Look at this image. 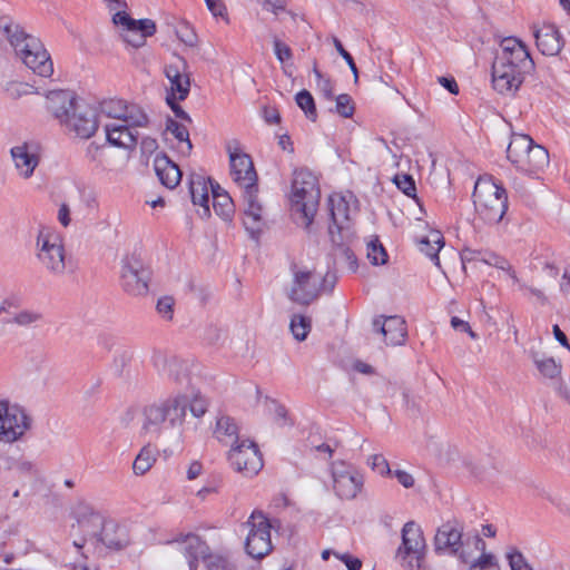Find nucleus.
<instances>
[{"mask_svg": "<svg viewBox=\"0 0 570 570\" xmlns=\"http://www.w3.org/2000/svg\"><path fill=\"white\" fill-rule=\"evenodd\" d=\"M533 67L534 62L525 45L514 37L504 38L492 63L494 90L502 95H513Z\"/></svg>", "mask_w": 570, "mask_h": 570, "instance_id": "1", "label": "nucleus"}, {"mask_svg": "<svg viewBox=\"0 0 570 570\" xmlns=\"http://www.w3.org/2000/svg\"><path fill=\"white\" fill-rule=\"evenodd\" d=\"M0 36L6 37L16 56L35 73L50 77L53 63L41 41L24 31L10 17L0 18Z\"/></svg>", "mask_w": 570, "mask_h": 570, "instance_id": "2", "label": "nucleus"}, {"mask_svg": "<svg viewBox=\"0 0 570 570\" xmlns=\"http://www.w3.org/2000/svg\"><path fill=\"white\" fill-rule=\"evenodd\" d=\"M188 396L181 393L169 395L146 405L141 413V431L159 436L163 431L180 426L186 417Z\"/></svg>", "mask_w": 570, "mask_h": 570, "instance_id": "3", "label": "nucleus"}, {"mask_svg": "<svg viewBox=\"0 0 570 570\" xmlns=\"http://www.w3.org/2000/svg\"><path fill=\"white\" fill-rule=\"evenodd\" d=\"M463 524L449 520L441 524L434 535L433 546L438 554L455 557L461 563L472 560L473 553L485 550L487 543L478 533H463Z\"/></svg>", "mask_w": 570, "mask_h": 570, "instance_id": "4", "label": "nucleus"}, {"mask_svg": "<svg viewBox=\"0 0 570 570\" xmlns=\"http://www.w3.org/2000/svg\"><path fill=\"white\" fill-rule=\"evenodd\" d=\"M321 199L317 177L307 168L293 173L291 206L296 220L308 229L314 220Z\"/></svg>", "mask_w": 570, "mask_h": 570, "instance_id": "5", "label": "nucleus"}, {"mask_svg": "<svg viewBox=\"0 0 570 570\" xmlns=\"http://www.w3.org/2000/svg\"><path fill=\"white\" fill-rule=\"evenodd\" d=\"M473 204L481 219L498 224L508 209L505 189L492 178H479L474 185Z\"/></svg>", "mask_w": 570, "mask_h": 570, "instance_id": "6", "label": "nucleus"}, {"mask_svg": "<svg viewBox=\"0 0 570 570\" xmlns=\"http://www.w3.org/2000/svg\"><path fill=\"white\" fill-rule=\"evenodd\" d=\"M507 157L518 170L527 175H537L549 165L548 150L535 145L528 135L523 134L512 135L507 148Z\"/></svg>", "mask_w": 570, "mask_h": 570, "instance_id": "7", "label": "nucleus"}, {"mask_svg": "<svg viewBox=\"0 0 570 570\" xmlns=\"http://www.w3.org/2000/svg\"><path fill=\"white\" fill-rule=\"evenodd\" d=\"M28 411L8 400H0V443L12 444L21 440L32 426Z\"/></svg>", "mask_w": 570, "mask_h": 570, "instance_id": "8", "label": "nucleus"}, {"mask_svg": "<svg viewBox=\"0 0 570 570\" xmlns=\"http://www.w3.org/2000/svg\"><path fill=\"white\" fill-rule=\"evenodd\" d=\"M247 529L245 550L254 559H262L272 549L271 529L268 518L262 511H253L248 520L243 524Z\"/></svg>", "mask_w": 570, "mask_h": 570, "instance_id": "9", "label": "nucleus"}, {"mask_svg": "<svg viewBox=\"0 0 570 570\" xmlns=\"http://www.w3.org/2000/svg\"><path fill=\"white\" fill-rule=\"evenodd\" d=\"M425 539L421 527L409 521L402 529V544L399 547L396 558L409 570L420 569L425 556Z\"/></svg>", "mask_w": 570, "mask_h": 570, "instance_id": "10", "label": "nucleus"}, {"mask_svg": "<svg viewBox=\"0 0 570 570\" xmlns=\"http://www.w3.org/2000/svg\"><path fill=\"white\" fill-rule=\"evenodd\" d=\"M227 460L234 471L246 478H253L263 469V456L257 444L243 439L239 444L229 449Z\"/></svg>", "mask_w": 570, "mask_h": 570, "instance_id": "11", "label": "nucleus"}, {"mask_svg": "<svg viewBox=\"0 0 570 570\" xmlns=\"http://www.w3.org/2000/svg\"><path fill=\"white\" fill-rule=\"evenodd\" d=\"M150 271L136 256H127L121 262L120 284L122 289L132 296L148 293Z\"/></svg>", "mask_w": 570, "mask_h": 570, "instance_id": "12", "label": "nucleus"}, {"mask_svg": "<svg viewBox=\"0 0 570 570\" xmlns=\"http://www.w3.org/2000/svg\"><path fill=\"white\" fill-rule=\"evenodd\" d=\"M226 149L234 183L242 190L257 187V174L250 156L239 149L236 140L228 142Z\"/></svg>", "mask_w": 570, "mask_h": 570, "instance_id": "13", "label": "nucleus"}, {"mask_svg": "<svg viewBox=\"0 0 570 570\" xmlns=\"http://www.w3.org/2000/svg\"><path fill=\"white\" fill-rule=\"evenodd\" d=\"M38 259L53 275L66 271L65 248L59 237L52 233L40 232L37 237Z\"/></svg>", "mask_w": 570, "mask_h": 570, "instance_id": "14", "label": "nucleus"}, {"mask_svg": "<svg viewBox=\"0 0 570 570\" xmlns=\"http://www.w3.org/2000/svg\"><path fill=\"white\" fill-rule=\"evenodd\" d=\"M333 490L343 500H353L363 488V476L344 461H335L331 466Z\"/></svg>", "mask_w": 570, "mask_h": 570, "instance_id": "15", "label": "nucleus"}, {"mask_svg": "<svg viewBox=\"0 0 570 570\" xmlns=\"http://www.w3.org/2000/svg\"><path fill=\"white\" fill-rule=\"evenodd\" d=\"M112 22L122 28V39L134 48H140L146 43V38L156 31V24L150 19L135 20L125 11H118L112 17Z\"/></svg>", "mask_w": 570, "mask_h": 570, "instance_id": "16", "label": "nucleus"}, {"mask_svg": "<svg viewBox=\"0 0 570 570\" xmlns=\"http://www.w3.org/2000/svg\"><path fill=\"white\" fill-rule=\"evenodd\" d=\"M10 156L18 176L29 179L40 164L41 146L35 140L23 141L10 149Z\"/></svg>", "mask_w": 570, "mask_h": 570, "instance_id": "17", "label": "nucleus"}, {"mask_svg": "<svg viewBox=\"0 0 570 570\" xmlns=\"http://www.w3.org/2000/svg\"><path fill=\"white\" fill-rule=\"evenodd\" d=\"M151 362L158 373L167 380L177 384H184L189 381L190 361L155 351Z\"/></svg>", "mask_w": 570, "mask_h": 570, "instance_id": "18", "label": "nucleus"}, {"mask_svg": "<svg viewBox=\"0 0 570 570\" xmlns=\"http://www.w3.org/2000/svg\"><path fill=\"white\" fill-rule=\"evenodd\" d=\"M98 124L97 110L81 100L62 126L77 137L88 139L97 131Z\"/></svg>", "mask_w": 570, "mask_h": 570, "instance_id": "19", "label": "nucleus"}, {"mask_svg": "<svg viewBox=\"0 0 570 570\" xmlns=\"http://www.w3.org/2000/svg\"><path fill=\"white\" fill-rule=\"evenodd\" d=\"M99 115L136 126H146L148 118L142 109L136 105H127L120 99L104 100L99 105Z\"/></svg>", "mask_w": 570, "mask_h": 570, "instance_id": "20", "label": "nucleus"}, {"mask_svg": "<svg viewBox=\"0 0 570 570\" xmlns=\"http://www.w3.org/2000/svg\"><path fill=\"white\" fill-rule=\"evenodd\" d=\"M321 292V274L311 271H298L294 274V285L291 291V299L303 305H308L316 299Z\"/></svg>", "mask_w": 570, "mask_h": 570, "instance_id": "21", "label": "nucleus"}, {"mask_svg": "<svg viewBox=\"0 0 570 570\" xmlns=\"http://www.w3.org/2000/svg\"><path fill=\"white\" fill-rule=\"evenodd\" d=\"M257 191V187L243 190V223L252 238H257L265 225L264 208L258 200Z\"/></svg>", "mask_w": 570, "mask_h": 570, "instance_id": "22", "label": "nucleus"}, {"mask_svg": "<svg viewBox=\"0 0 570 570\" xmlns=\"http://www.w3.org/2000/svg\"><path fill=\"white\" fill-rule=\"evenodd\" d=\"M373 330L382 336L386 345L397 346L405 343L406 323L401 316H377L373 320Z\"/></svg>", "mask_w": 570, "mask_h": 570, "instance_id": "23", "label": "nucleus"}, {"mask_svg": "<svg viewBox=\"0 0 570 570\" xmlns=\"http://www.w3.org/2000/svg\"><path fill=\"white\" fill-rule=\"evenodd\" d=\"M165 75L170 83V92L167 96L185 100L190 90V75L186 60L177 58L165 67Z\"/></svg>", "mask_w": 570, "mask_h": 570, "instance_id": "24", "label": "nucleus"}, {"mask_svg": "<svg viewBox=\"0 0 570 570\" xmlns=\"http://www.w3.org/2000/svg\"><path fill=\"white\" fill-rule=\"evenodd\" d=\"M80 101L72 91L52 90L47 95V109L63 125Z\"/></svg>", "mask_w": 570, "mask_h": 570, "instance_id": "25", "label": "nucleus"}, {"mask_svg": "<svg viewBox=\"0 0 570 570\" xmlns=\"http://www.w3.org/2000/svg\"><path fill=\"white\" fill-rule=\"evenodd\" d=\"M138 126L126 122H114L105 126L107 141L125 149L134 148L138 140Z\"/></svg>", "mask_w": 570, "mask_h": 570, "instance_id": "26", "label": "nucleus"}, {"mask_svg": "<svg viewBox=\"0 0 570 570\" xmlns=\"http://www.w3.org/2000/svg\"><path fill=\"white\" fill-rule=\"evenodd\" d=\"M208 183H210V178L196 174L190 175L189 193L191 202L195 206L200 207L198 214L202 218H208L210 216Z\"/></svg>", "mask_w": 570, "mask_h": 570, "instance_id": "27", "label": "nucleus"}, {"mask_svg": "<svg viewBox=\"0 0 570 570\" xmlns=\"http://www.w3.org/2000/svg\"><path fill=\"white\" fill-rule=\"evenodd\" d=\"M538 49L546 56H556L560 52L563 40L558 28L553 24H544L534 30Z\"/></svg>", "mask_w": 570, "mask_h": 570, "instance_id": "28", "label": "nucleus"}, {"mask_svg": "<svg viewBox=\"0 0 570 570\" xmlns=\"http://www.w3.org/2000/svg\"><path fill=\"white\" fill-rule=\"evenodd\" d=\"M154 168L160 183L165 187L173 189L179 184L181 171L166 155H157L155 157Z\"/></svg>", "mask_w": 570, "mask_h": 570, "instance_id": "29", "label": "nucleus"}, {"mask_svg": "<svg viewBox=\"0 0 570 570\" xmlns=\"http://www.w3.org/2000/svg\"><path fill=\"white\" fill-rule=\"evenodd\" d=\"M464 259H474L488 264L490 266H494L499 269H502L509 274L513 283H519V277L517 276L514 269L511 264L504 257L498 255L497 253L489 250H471L465 249L463 252Z\"/></svg>", "mask_w": 570, "mask_h": 570, "instance_id": "30", "label": "nucleus"}, {"mask_svg": "<svg viewBox=\"0 0 570 570\" xmlns=\"http://www.w3.org/2000/svg\"><path fill=\"white\" fill-rule=\"evenodd\" d=\"M330 213L333 226L338 233L350 228L351 209L346 197L342 195H332L328 198Z\"/></svg>", "mask_w": 570, "mask_h": 570, "instance_id": "31", "label": "nucleus"}, {"mask_svg": "<svg viewBox=\"0 0 570 570\" xmlns=\"http://www.w3.org/2000/svg\"><path fill=\"white\" fill-rule=\"evenodd\" d=\"M214 436L224 445L236 446L243 440L239 438V428L236 421L227 415H222L216 421Z\"/></svg>", "mask_w": 570, "mask_h": 570, "instance_id": "32", "label": "nucleus"}, {"mask_svg": "<svg viewBox=\"0 0 570 570\" xmlns=\"http://www.w3.org/2000/svg\"><path fill=\"white\" fill-rule=\"evenodd\" d=\"M183 551L188 560L189 570H196L198 558H205L207 546L198 535L186 534L183 540Z\"/></svg>", "mask_w": 570, "mask_h": 570, "instance_id": "33", "label": "nucleus"}, {"mask_svg": "<svg viewBox=\"0 0 570 570\" xmlns=\"http://www.w3.org/2000/svg\"><path fill=\"white\" fill-rule=\"evenodd\" d=\"M417 244L420 250L430 257L435 266L440 268L441 263L439 258V252L444 245L442 234L439 230H431L430 234L425 237H422Z\"/></svg>", "mask_w": 570, "mask_h": 570, "instance_id": "34", "label": "nucleus"}, {"mask_svg": "<svg viewBox=\"0 0 570 570\" xmlns=\"http://www.w3.org/2000/svg\"><path fill=\"white\" fill-rule=\"evenodd\" d=\"M43 321V314L36 309H21L4 321L6 324H16L20 327L31 328Z\"/></svg>", "mask_w": 570, "mask_h": 570, "instance_id": "35", "label": "nucleus"}, {"mask_svg": "<svg viewBox=\"0 0 570 570\" xmlns=\"http://www.w3.org/2000/svg\"><path fill=\"white\" fill-rule=\"evenodd\" d=\"M166 130L169 131L179 144H181L179 151L183 155H189L193 149V144L189 139V131L186 126L176 120L168 119Z\"/></svg>", "mask_w": 570, "mask_h": 570, "instance_id": "36", "label": "nucleus"}, {"mask_svg": "<svg viewBox=\"0 0 570 570\" xmlns=\"http://www.w3.org/2000/svg\"><path fill=\"white\" fill-rule=\"evenodd\" d=\"M101 541L107 548L114 550H120L125 548L128 543L124 533H117V527L112 523L105 524L102 527L100 537L98 539Z\"/></svg>", "mask_w": 570, "mask_h": 570, "instance_id": "37", "label": "nucleus"}, {"mask_svg": "<svg viewBox=\"0 0 570 570\" xmlns=\"http://www.w3.org/2000/svg\"><path fill=\"white\" fill-rule=\"evenodd\" d=\"M480 554L475 557L473 553L472 560L468 562L469 564L466 570H501L500 564L495 556L491 552H487L485 550H479Z\"/></svg>", "mask_w": 570, "mask_h": 570, "instance_id": "38", "label": "nucleus"}, {"mask_svg": "<svg viewBox=\"0 0 570 570\" xmlns=\"http://www.w3.org/2000/svg\"><path fill=\"white\" fill-rule=\"evenodd\" d=\"M155 462V451L150 446H144L132 463V471L136 475H142L151 469Z\"/></svg>", "mask_w": 570, "mask_h": 570, "instance_id": "39", "label": "nucleus"}, {"mask_svg": "<svg viewBox=\"0 0 570 570\" xmlns=\"http://www.w3.org/2000/svg\"><path fill=\"white\" fill-rule=\"evenodd\" d=\"M533 362L538 371L546 377L554 379L561 373V364L553 357L535 354Z\"/></svg>", "mask_w": 570, "mask_h": 570, "instance_id": "40", "label": "nucleus"}, {"mask_svg": "<svg viewBox=\"0 0 570 570\" xmlns=\"http://www.w3.org/2000/svg\"><path fill=\"white\" fill-rule=\"evenodd\" d=\"M311 327L312 324L308 317L299 314L293 315L289 328L297 341H304L307 337Z\"/></svg>", "mask_w": 570, "mask_h": 570, "instance_id": "41", "label": "nucleus"}, {"mask_svg": "<svg viewBox=\"0 0 570 570\" xmlns=\"http://www.w3.org/2000/svg\"><path fill=\"white\" fill-rule=\"evenodd\" d=\"M297 106L304 111L306 117L313 121L316 120L317 114L315 101L311 92L306 89L298 91L295 96Z\"/></svg>", "mask_w": 570, "mask_h": 570, "instance_id": "42", "label": "nucleus"}, {"mask_svg": "<svg viewBox=\"0 0 570 570\" xmlns=\"http://www.w3.org/2000/svg\"><path fill=\"white\" fill-rule=\"evenodd\" d=\"M367 258L373 265H383L387 261V254L377 238L367 243Z\"/></svg>", "mask_w": 570, "mask_h": 570, "instance_id": "43", "label": "nucleus"}, {"mask_svg": "<svg viewBox=\"0 0 570 570\" xmlns=\"http://www.w3.org/2000/svg\"><path fill=\"white\" fill-rule=\"evenodd\" d=\"M215 213L224 219H229L234 209L233 200L227 193H223L218 198L213 199Z\"/></svg>", "mask_w": 570, "mask_h": 570, "instance_id": "44", "label": "nucleus"}, {"mask_svg": "<svg viewBox=\"0 0 570 570\" xmlns=\"http://www.w3.org/2000/svg\"><path fill=\"white\" fill-rule=\"evenodd\" d=\"M505 557L511 570H533L525 557L517 548H509Z\"/></svg>", "mask_w": 570, "mask_h": 570, "instance_id": "45", "label": "nucleus"}, {"mask_svg": "<svg viewBox=\"0 0 570 570\" xmlns=\"http://www.w3.org/2000/svg\"><path fill=\"white\" fill-rule=\"evenodd\" d=\"M335 100H336L335 111L340 116H342L344 118H350L353 116L355 108H354V104H353V100L350 95H347V94L338 95Z\"/></svg>", "mask_w": 570, "mask_h": 570, "instance_id": "46", "label": "nucleus"}, {"mask_svg": "<svg viewBox=\"0 0 570 570\" xmlns=\"http://www.w3.org/2000/svg\"><path fill=\"white\" fill-rule=\"evenodd\" d=\"M396 187L409 197H415L416 188L413 178L410 175H396L394 178Z\"/></svg>", "mask_w": 570, "mask_h": 570, "instance_id": "47", "label": "nucleus"}, {"mask_svg": "<svg viewBox=\"0 0 570 570\" xmlns=\"http://www.w3.org/2000/svg\"><path fill=\"white\" fill-rule=\"evenodd\" d=\"M367 463L371 469L380 475L392 474L387 460L382 454H373L368 458Z\"/></svg>", "mask_w": 570, "mask_h": 570, "instance_id": "48", "label": "nucleus"}, {"mask_svg": "<svg viewBox=\"0 0 570 570\" xmlns=\"http://www.w3.org/2000/svg\"><path fill=\"white\" fill-rule=\"evenodd\" d=\"M313 73L316 78V87L322 92L324 98L332 99L333 98V86L328 78L324 77L316 66L313 68Z\"/></svg>", "mask_w": 570, "mask_h": 570, "instance_id": "49", "label": "nucleus"}, {"mask_svg": "<svg viewBox=\"0 0 570 570\" xmlns=\"http://www.w3.org/2000/svg\"><path fill=\"white\" fill-rule=\"evenodd\" d=\"M187 406H189V410L195 417H200L206 413L208 402L204 396L196 394L191 400L188 399Z\"/></svg>", "mask_w": 570, "mask_h": 570, "instance_id": "50", "label": "nucleus"}, {"mask_svg": "<svg viewBox=\"0 0 570 570\" xmlns=\"http://www.w3.org/2000/svg\"><path fill=\"white\" fill-rule=\"evenodd\" d=\"M157 312L165 320H171L174 314V298L170 296L160 297L157 302Z\"/></svg>", "mask_w": 570, "mask_h": 570, "instance_id": "51", "label": "nucleus"}, {"mask_svg": "<svg viewBox=\"0 0 570 570\" xmlns=\"http://www.w3.org/2000/svg\"><path fill=\"white\" fill-rule=\"evenodd\" d=\"M267 409L269 412L274 415V421L279 424L284 425L286 422L287 411L286 409L278 404L276 401H267Z\"/></svg>", "mask_w": 570, "mask_h": 570, "instance_id": "52", "label": "nucleus"}, {"mask_svg": "<svg viewBox=\"0 0 570 570\" xmlns=\"http://www.w3.org/2000/svg\"><path fill=\"white\" fill-rule=\"evenodd\" d=\"M334 46L337 50V52L340 53V56L346 61V63L348 65L351 71L353 72L354 75V78H355V81L357 80L358 78V72H357V68H356V65L354 62V59L353 57L351 56V53L348 51H346L342 45V42L337 39V38H334Z\"/></svg>", "mask_w": 570, "mask_h": 570, "instance_id": "53", "label": "nucleus"}, {"mask_svg": "<svg viewBox=\"0 0 570 570\" xmlns=\"http://www.w3.org/2000/svg\"><path fill=\"white\" fill-rule=\"evenodd\" d=\"M274 52L281 62H285L292 58L291 48L278 39L274 40Z\"/></svg>", "mask_w": 570, "mask_h": 570, "instance_id": "54", "label": "nucleus"}, {"mask_svg": "<svg viewBox=\"0 0 570 570\" xmlns=\"http://www.w3.org/2000/svg\"><path fill=\"white\" fill-rule=\"evenodd\" d=\"M334 556L341 560L348 570H360L362 568V561L350 553L334 552Z\"/></svg>", "mask_w": 570, "mask_h": 570, "instance_id": "55", "label": "nucleus"}, {"mask_svg": "<svg viewBox=\"0 0 570 570\" xmlns=\"http://www.w3.org/2000/svg\"><path fill=\"white\" fill-rule=\"evenodd\" d=\"M178 98H173L170 96L166 97V101L175 116L184 121L191 122L190 116L176 102Z\"/></svg>", "mask_w": 570, "mask_h": 570, "instance_id": "56", "label": "nucleus"}, {"mask_svg": "<svg viewBox=\"0 0 570 570\" xmlns=\"http://www.w3.org/2000/svg\"><path fill=\"white\" fill-rule=\"evenodd\" d=\"M391 475L394 476L404 488L409 489L414 485V478L404 470H394Z\"/></svg>", "mask_w": 570, "mask_h": 570, "instance_id": "57", "label": "nucleus"}, {"mask_svg": "<svg viewBox=\"0 0 570 570\" xmlns=\"http://www.w3.org/2000/svg\"><path fill=\"white\" fill-rule=\"evenodd\" d=\"M517 284L519 285V287L521 289H525L530 295L534 296L541 304L547 303V296L544 295V293L541 289L532 287V286H528L524 283H521L520 281Z\"/></svg>", "mask_w": 570, "mask_h": 570, "instance_id": "58", "label": "nucleus"}, {"mask_svg": "<svg viewBox=\"0 0 570 570\" xmlns=\"http://www.w3.org/2000/svg\"><path fill=\"white\" fill-rule=\"evenodd\" d=\"M263 117L269 125L277 124L281 120V116L276 109L265 107L263 110Z\"/></svg>", "mask_w": 570, "mask_h": 570, "instance_id": "59", "label": "nucleus"}, {"mask_svg": "<svg viewBox=\"0 0 570 570\" xmlns=\"http://www.w3.org/2000/svg\"><path fill=\"white\" fill-rule=\"evenodd\" d=\"M439 82L451 94L456 95L459 92V87L454 78L439 77Z\"/></svg>", "mask_w": 570, "mask_h": 570, "instance_id": "60", "label": "nucleus"}, {"mask_svg": "<svg viewBox=\"0 0 570 570\" xmlns=\"http://www.w3.org/2000/svg\"><path fill=\"white\" fill-rule=\"evenodd\" d=\"M58 219L63 227L70 224V208L67 204H62L58 210Z\"/></svg>", "mask_w": 570, "mask_h": 570, "instance_id": "61", "label": "nucleus"}, {"mask_svg": "<svg viewBox=\"0 0 570 570\" xmlns=\"http://www.w3.org/2000/svg\"><path fill=\"white\" fill-rule=\"evenodd\" d=\"M285 0H265V8L277 14L279 11L285 9Z\"/></svg>", "mask_w": 570, "mask_h": 570, "instance_id": "62", "label": "nucleus"}, {"mask_svg": "<svg viewBox=\"0 0 570 570\" xmlns=\"http://www.w3.org/2000/svg\"><path fill=\"white\" fill-rule=\"evenodd\" d=\"M336 283V276L334 274L327 273L326 275H321V291H328L331 292L334 288V285Z\"/></svg>", "mask_w": 570, "mask_h": 570, "instance_id": "63", "label": "nucleus"}, {"mask_svg": "<svg viewBox=\"0 0 570 570\" xmlns=\"http://www.w3.org/2000/svg\"><path fill=\"white\" fill-rule=\"evenodd\" d=\"M205 1H206V4H207L209 11L214 16L217 17V16L224 14L225 7L223 6V3L219 0H205Z\"/></svg>", "mask_w": 570, "mask_h": 570, "instance_id": "64", "label": "nucleus"}]
</instances>
